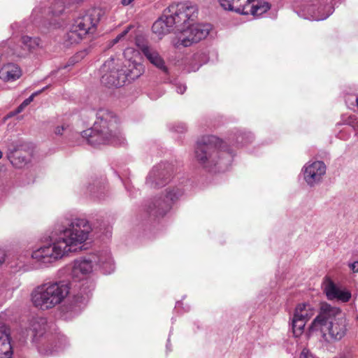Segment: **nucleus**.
<instances>
[{"instance_id":"nucleus-1","label":"nucleus","mask_w":358,"mask_h":358,"mask_svg":"<svg viewBox=\"0 0 358 358\" xmlns=\"http://www.w3.org/2000/svg\"><path fill=\"white\" fill-rule=\"evenodd\" d=\"M91 231L90 222L84 218L58 222L50 236L52 243L34 250L31 258L40 266H46L71 252L81 250Z\"/></svg>"},{"instance_id":"nucleus-2","label":"nucleus","mask_w":358,"mask_h":358,"mask_svg":"<svg viewBox=\"0 0 358 358\" xmlns=\"http://www.w3.org/2000/svg\"><path fill=\"white\" fill-rule=\"evenodd\" d=\"M349 330L345 313L336 306L327 303L321 304L318 315L313 319L308 331L309 335L316 331L326 344L343 340Z\"/></svg>"},{"instance_id":"nucleus-3","label":"nucleus","mask_w":358,"mask_h":358,"mask_svg":"<svg viewBox=\"0 0 358 358\" xmlns=\"http://www.w3.org/2000/svg\"><path fill=\"white\" fill-rule=\"evenodd\" d=\"M172 13L168 15V23L175 26L180 34L178 39L173 42V45L179 48L190 46L194 43H197L207 37L212 27L209 24H194L184 29L187 22L194 20L196 17V8L188 3H178L170 8Z\"/></svg>"},{"instance_id":"nucleus-4","label":"nucleus","mask_w":358,"mask_h":358,"mask_svg":"<svg viewBox=\"0 0 358 358\" xmlns=\"http://www.w3.org/2000/svg\"><path fill=\"white\" fill-rule=\"evenodd\" d=\"M234 157L231 150L216 136L204 137L196 144L194 158L208 171H224L231 165Z\"/></svg>"},{"instance_id":"nucleus-5","label":"nucleus","mask_w":358,"mask_h":358,"mask_svg":"<svg viewBox=\"0 0 358 358\" xmlns=\"http://www.w3.org/2000/svg\"><path fill=\"white\" fill-rule=\"evenodd\" d=\"M92 128L82 132L81 136L93 146L102 144H122L124 138L119 129V120L115 113L106 108H100Z\"/></svg>"},{"instance_id":"nucleus-6","label":"nucleus","mask_w":358,"mask_h":358,"mask_svg":"<svg viewBox=\"0 0 358 358\" xmlns=\"http://www.w3.org/2000/svg\"><path fill=\"white\" fill-rule=\"evenodd\" d=\"M70 283L64 280L49 281L35 287L31 294L34 306L48 310L61 304L70 293Z\"/></svg>"},{"instance_id":"nucleus-7","label":"nucleus","mask_w":358,"mask_h":358,"mask_svg":"<svg viewBox=\"0 0 358 358\" xmlns=\"http://www.w3.org/2000/svg\"><path fill=\"white\" fill-rule=\"evenodd\" d=\"M96 256H87L73 261L71 266V275L78 280H83L79 285V292L73 296L74 303L76 304H85L90 297L93 289V285L85 280L86 275L90 274L94 268L93 260Z\"/></svg>"},{"instance_id":"nucleus-8","label":"nucleus","mask_w":358,"mask_h":358,"mask_svg":"<svg viewBox=\"0 0 358 358\" xmlns=\"http://www.w3.org/2000/svg\"><path fill=\"white\" fill-rule=\"evenodd\" d=\"M102 13L101 9L92 8L77 17L66 34V41L70 44L78 43L87 34H94Z\"/></svg>"},{"instance_id":"nucleus-9","label":"nucleus","mask_w":358,"mask_h":358,"mask_svg":"<svg viewBox=\"0 0 358 358\" xmlns=\"http://www.w3.org/2000/svg\"><path fill=\"white\" fill-rule=\"evenodd\" d=\"M184 194V189L180 187L170 185L162 193L150 202L148 212L155 216H164L176 202Z\"/></svg>"},{"instance_id":"nucleus-10","label":"nucleus","mask_w":358,"mask_h":358,"mask_svg":"<svg viewBox=\"0 0 358 358\" xmlns=\"http://www.w3.org/2000/svg\"><path fill=\"white\" fill-rule=\"evenodd\" d=\"M315 313V308L310 303L304 302L296 305L290 318L292 333L295 337L303 334L307 322Z\"/></svg>"},{"instance_id":"nucleus-11","label":"nucleus","mask_w":358,"mask_h":358,"mask_svg":"<svg viewBox=\"0 0 358 358\" xmlns=\"http://www.w3.org/2000/svg\"><path fill=\"white\" fill-rule=\"evenodd\" d=\"M313 20L320 21L327 19L334 11L329 0H310L302 6Z\"/></svg>"},{"instance_id":"nucleus-12","label":"nucleus","mask_w":358,"mask_h":358,"mask_svg":"<svg viewBox=\"0 0 358 358\" xmlns=\"http://www.w3.org/2000/svg\"><path fill=\"white\" fill-rule=\"evenodd\" d=\"M114 60L110 59L104 63L101 71L103 74L101 76V81L103 85L110 87H119L124 85L126 83V76L123 75L121 69H115L113 67Z\"/></svg>"},{"instance_id":"nucleus-13","label":"nucleus","mask_w":358,"mask_h":358,"mask_svg":"<svg viewBox=\"0 0 358 358\" xmlns=\"http://www.w3.org/2000/svg\"><path fill=\"white\" fill-rule=\"evenodd\" d=\"M326 170V165L322 161L308 162L302 169L303 179L308 185L313 187L322 181Z\"/></svg>"},{"instance_id":"nucleus-14","label":"nucleus","mask_w":358,"mask_h":358,"mask_svg":"<svg viewBox=\"0 0 358 358\" xmlns=\"http://www.w3.org/2000/svg\"><path fill=\"white\" fill-rule=\"evenodd\" d=\"M46 319L41 317H33L24 324L22 331L23 336L31 337L33 343L37 344L46 331Z\"/></svg>"},{"instance_id":"nucleus-15","label":"nucleus","mask_w":358,"mask_h":358,"mask_svg":"<svg viewBox=\"0 0 358 358\" xmlns=\"http://www.w3.org/2000/svg\"><path fill=\"white\" fill-rule=\"evenodd\" d=\"M323 289L329 300H337L338 301L348 302L351 297V292L345 288L336 285L329 277H326L323 282Z\"/></svg>"},{"instance_id":"nucleus-16","label":"nucleus","mask_w":358,"mask_h":358,"mask_svg":"<svg viewBox=\"0 0 358 358\" xmlns=\"http://www.w3.org/2000/svg\"><path fill=\"white\" fill-rule=\"evenodd\" d=\"M136 45L152 64L164 73L168 72L164 59L156 49L147 43H141L138 39L136 41Z\"/></svg>"},{"instance_id":"nucleus-17","label":"nucleus","mask_w":358,"mask_h":358,"mask_svg":"<svg viewBox=\"0 0 358 358\" xmlns=\"http://www.w3.org/2000/svg\"><path fill=\"white\" fill-rule=\"evenodd\" d=\"M171 173L165 164L155 166L147 177L146 182L152 187L165 185L169 181Z\"/></svg>"},{"instance_id":"nucleus-18","label":"nucleus","mask_w":358,"mask_h":358,"mask_svg":"<svg viewBox=\"0 0 358 358\" xmlns=\"http://www.w3.org/2000/svg\"><path fill=\"white\" fill-rule=\"evenodd\" d=\"M90 256H96L93 260L95 268L101 269L103 273L110 274L115 269V265L108 250H103L90 254Z\"/></svg>"},{"instance_id":"nucleus-19","label":"nucleus","mask_w":358,"mask_h":358,"mask_svg":"<svg viewBox=\"0 0 358 358\" xmlns=\"http://www.w3.org/2000/svg\"><path fill=\"white\" fill-rule=\"evenodd\" d=\"M12 355L10 329L2 325L0 327V358H11Z\"/></svg>"},{"instance_id":"nucleus-20","label":"nucleus","mask_w":358,"mask_h":358,"mask_svg":"<svg viewBox=\"0 0 358 358\" xmlns=\"http://www.w3.org/2000/svg\"><path fill=\"white\" fill-rule=\"evenodd\" d=\"M123 75L126 76V82L127 80H134L144 72V67L142 64L132 60H127L124 64V66L121 69Z\"/></svg>"},{"instance_id":"nucleus-21","label":"nucleus","mask_w":358,"mask_h":358,"mask_svg":"<svg viewBox=\"0 0 358 358\" xmlns=\"http://www.w3.org/2000/svg\"><path fill=\"white\" fill-rule=\"evenodd\" d=\"M270 6L267 2L259 1L257 0H250L244 6V10L241 11L243 15H252L259 17L269 10Z\"/></svg>"},{"instance_id":"nucleus-22","label":"nucleus","mask_w":358,"mask_h":358,"mask_svg":"<svg viewBox=\"0 0 358 358\" xmlns=\"http://www.w3.org/2000/svg\"><path fill=\"white\" fill-rule=\"evenodd\" d=\"M22 75L20 67L13 63L4 64L0 69V78L6 82H11L18 79Z\"/></svg>"},{"instance_id":"nucleus-23","label":"nucleus","mask_w":358,"mask_h":358,"mask_svg":"<svg viewBox=\"0 0 358 358\" xmlns=\"http://www.w3.org/2000/svg\"><path fill=\"white\" fill-rule=\"evenodd\" d=\"M11 58L13 59L25 58L29 56L27 50H25L24 45L20 44L10 43L7 48L6 52L3 57Z\"/></svg>"},{"instance_id":"nucleus-24","label":"nucleus","mask_w":358,"mask_h":358,"mask_svg":"<svg viewBox=\"0 0 358 358\" xmlns=\"http://www.w3.org/2000/svg\"><path fill=\"white\" fill-rule=\"evenodd\" d=\"M173 27L168 23V15H164L154 22L152 29L157 35L162 36L169 33Z\"/></svg>"},{"instance_id":"nucleus-25","label":"nucleus","mask_w":358,"mask_h":358,"mask_svg":"<svg viewBox=\"0 0 358 358\" xmlns=\"http://www.w3.org/2000/svg\"><path fill=\"white\" fill-rule=\"evenodd\" d=\"M250 0H219L221 6L227 10H233L241 13L244 10V6Z\"/></svg>"},{"instance_id":"nucleus-26","label":"nucleus","mask_w":358,"mask_h":358,"mask_svg":"<svg viewBox=\"0 0 358 358\" xmlns=\"http://www.w3.org/2000/svg\"><path fill=\"white\" fill-rule=\"evenodd\" d=\"M20 43L24 45L27 54L29 55L38 48H41V39L38 37H31L27 35L21 36Z\"/></svg>"},{"instance_id":"nucleus-27","label":"nucleus","mask_w":358,"mask_h":358,"mask_svg":"<svg viewBox=\"0 0 358 358\" xmlns=\"http://www.w3.org/2000/svg\"><path fill=\"white\" fill-rule=\"evenodd\" d=\"M8 159L10 163L17 169L24 167L29 161V159L27 157V156L22 155V153L11 155Z\"/></svg>"},{"instance_id":"nucleus-28","label":"nucleus","mask_w":358,"mask_h":358,"mask_svg":"<svg viewBox=\"0 0 358 358\" xmlns=\"http://www.w3.org/2000/svg\"><path fill=\"white\" fill-rule=\"evenodd\" d=\"M253 140V136L250 132H240L236 136L235 143L237 145H246Z\"/></svg>"},{"instance_id":"nucleus-29","label":"nucleus","mask_w":358,"mask_h":358,"mask_svg":"<svg viewBox=\"0 0 358 358\" xmlns=\"http://www.w3.org/2000/svg\"><path fill=\"white\" fill-rule=\"evenodd\" d=\"M24 144L21 140H17L10 143L8 147V158H10L11 155H17L21 153L24 150Z\"/></svg>"},{"instance_id":"nucleus-30","label":"nucleus","mask_w":358,"mask_h":358,"mask_svg":"<svg viewBox=\"0 0 358 358\" xmlns=\"http://www.w3.org/2000/svg\"><path fill=\"white\" fill-rule=\"evenodd\" d=\"M64 2L59 0L58 2H57L55 3V5L54 6V8H52L51 13H52L53 15L57 16V15L62 14V12L64 11Z\"/></svg>"},{"instance_id":"nucleus-31","label":"nucleus","mask_w":358,"mask_h":358,"mask_svg":"<svg viewBox=\"0 0 358 358\" xmlns=\"http://www.w3.org/2000/svg\"><path fill=\"white\" fill-rule=\"evenodd\" d=\"M130 27H127L124 31H122L120 34H118L114 39L113 43H117L120 41H121L125 36L129 33L130 30Z\"/></svg>"},{"instance_id":"nucleus-32","label":"nucleus","mask_w":358,"mask_h":358,"mask_svg":"<svg viewBox=\"0 0 358 358\" xmlns=\"http://www.w3.org/2000/svg\"><path fill=\"white\" fill-rule=\"evenodd\" d=\"M130 27H127L124 31H122L120 34H118L114 39L113 43H117L120 41H121L125 36L129 33L130 30Z\"/></svg>"},{"instance_id":"nucleus-33","label":"nucleus","mask_w":358,"mask_h":358,"mask_svg":"<svg viewBox=\"0 0 358 358\" xmlns=\"http://www.w3.org/2000/svg\"><path fill=\"white\" fill-rule=\"evenodd\" d=\"M300 358H316V357L311 354L308 350L303 349L300 355Z\"/></svg>"},{"instance_id":"nucleus-34","label":"nucleus","mask_w":358,"mask_h":358,"mask_svg":"<svg viewBox=\"0 0 358 358\" xmlns=\"http://www.w3.org/2000/svg\"><path fill=\"white\" fill-rule=\"evenodd\" d=\"M66 128L67 126L65 125L57 126L55 127L54 132L56 135L60 136L63 134V132L66 129Z\"/></svg>"},{"instance_id":"nucleus-35","label":"nucleus","mask_w":358,"mask_h":358,"mask_svg":"<svg viewBox=\"0 0 358 358\" xmlns=\"http://www.w3.org/2000/svg\"><path fill=\"white\" fill-rule=\"evenodd\" d=\"M41 92H34L33 93L31 96H29L27 99H26L22 103L24 105H25L26 106H27L29 104L31 103V102L33 101L34 100V98L36 95L38 94Z\"/></svg>"},{"instance_id":"nucleus-36","label":"nucleus","mask_w":358,"mask_h":358,"mask_svg":"<svg viewBox=\"0 0 358 358\" xmlns=\"http://www.w3.org/2000/svg\"><path fill=\"white\" fill-rule=\"evenodd\" d=\"M348 266L353 273H358V260L349 263Z\"/></svg>"},{"instance_id":"nucleus-37","label":"nucleus","mask_w":358,"mask_h":358,"mask_svg":"<svg viewBox=\"0 0 358 358\" xmlns=\"http://www.w3.org/2000/svg\"><path fill=\"white\" fill-rule=\"evenodd\" d=\"M27 106L25 105H24L22 103L16 108V110L12 113H10V116H13L14 115H17L18 113H20L21 112H22L24 110V109L26 108Z\"/></svg>"},{"instance_id":"nucleus-38","label":"nucleus","mask_w":358,"mask_h":358,"mask_svg":"<svg viewBox=\"0 0 358 358\" xmlns=\"http://www.w3.org/2000/svg\"><path fill=\"white\" fill-rule=\"evenodd\" d=\"M176 87L177 92L180 94H182L186 90V86L183 84H180V83L176 84Z\"/></svg>"},{"instance_id":"nucleus-39","label":"nucleus","mask_w":358,"mask_h":358,"mask_svg":"<svg viewBox=\"0 0 358 358\" xmlns=\"http://www.w3.org/2000/svg\"><path fill=\"white\" fill-rule=\"evenodd\" d=\"M174 129L176 132L182 133L186 130V125L184 123H179Z\"/></svg>"},{"instance_id":"nucleus-40","label":"nucleus","mask_w":358,"mask_h":358,"mask_svg":"<svg viewBox=\"0 0 358 358\" xmlns=\"http://www.w3.org/2000/svg\"><path fill=\"white\" fill-rule=\"evenodd\" d=\"M38 352L41 354H43V355H51L52 354V351L49 350H45L44 349H43L41 346H38Z\"/></svg>"},{"instance_id":"nucleus-41","label":"nucleus","mask_w":358,"mask_h":358,"mask_svg":"<svg viewBox=\"0 0 358 358\" xmlns=\"http://www.w3.org/2000/svg\"><path fill=\"white\" fill-rule=\"evenodd\" d=\"M43 13V11L42 10L41 8H35L33 10L32 15H38V14Z\"/></svg>"},{"instance_id":"nucleus-42","label":"nucleus","mask_w":358,"mask_h":358,"mask_svg":"<svg viewBox=\"0 0 358 358\" xmlns=\"http://www.w3.org/2000/svg\"><path fill=\"white\" fill-rule=\"evenodd\" d=\"M134 0H121L120 3L122 6H127L130 5Z\"/></svg>"},{"instance_id":"nucleus-43","label":"nucleus","mask_w":358,"mask_h":358,"mask_svg":"<svg viewBox=\"0 0 358 358\" xmlns=\"http://www.w3.org/2000/svg\"><path fill=\"white\" fill-rule=\"evenodd\" d=\"M4 256L3 255L0 256V264H2L4 262Z\"/></svg>"},{"instance_id":"nucleus-44","label":"nucleus","mask_w":358,"mask_h":358,"mask_svg":"<svg viewBox=\"0 0 358 358\" xmlns=\"http://www.w3.org/2000/svg\"><path fill=\"white\" fill-rule=\"evenodd\" d=\"M52 27H53L54 28H57V27H59V23L58 22H55V23H54V24H52Z\"/></svg>"},{"instance_id":"nucleus-45","label":"nucleus","mask_w":358,"mask_h":358,"mask_svg":"<svg viewBox=\"0 0 358 358\" xmlns=\"http://www.w3.org/2000/svg\"><path fill=\"white\" fill-rule=\"evenodd\" d=\"M85 52H80V53H79V55H78L76 56V57H80H80H83V55H85Z\"/></svg>"},{"instance_id":"nucleus-46","label":"nucleus","mask_w":358,"mask_h":358,"mask_svg":"<svg viewBox=\"0 0 358 358\" xmlns=\"http://www.w3.org/2000/svg\"><path fill=\"white\" fill-rule=\"evenodd\" d=\"M356 101H357V106L358 107V97L357 98Z\"/></svg>"},{"instance_id":"nucleus-47","label":"nucleus","mask_w":358,"mask_h":358,"mask_svg":"<svg viewBox=\"0 0 358 358\" xmlns=\"http://www.w3.org/2000/svg\"><path fill=\"white\" fill-rule=\"evenodd\" d=\"M357 320H358V317H357Z\"/></svg>"}]
</instances>
